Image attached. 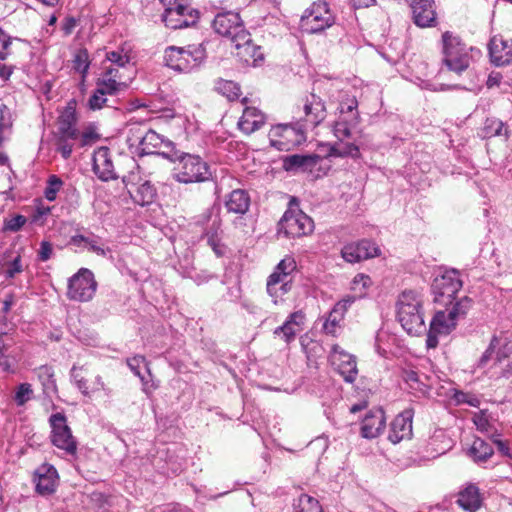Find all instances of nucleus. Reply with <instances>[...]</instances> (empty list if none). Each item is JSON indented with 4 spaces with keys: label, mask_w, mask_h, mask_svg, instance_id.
Here are the masks:
<instances>
[{
    "label": "nucleus",
    "mask_w": 512,
    "mask_h": 512,
    "mask_svg": "<svg viewBox=\"0 0 512 512\" xmlns=\"http://www.w3.org/2000/svg\"><path fill=\"white\" fill-rule=\"evenodd\" d=\"M162 158L170 162H179L173 173V178L179 183H202L212 177L210 166L199 155L182 151H170L162 154Z\"/></svg>",
    "instance_id": "1"
},
{
    "label": "nucleus",
    "mask_w": 512,
    "mask_h": 512,
    "mask_svg": "<svg viewBox=\"0 0 512 512\" xmlns=\"http://www.w3.org/2000/svg\"><path fill=\"white\" fill-rule=\"evenodd\" d=\"M206 41L185 47L168 46L164 52V64L179 73H193L200 70L207 59Z\"/></svg>",
    "instance_id": "2"
},
{
    "label": "nucleus",
    "mask_w": 512,
    "mask_h": 512,
    "mask_svg": "<svg viewBox=\"0 0 512 512\" xmlns=\"http://www.w3.org/2000/svg\"><path fill=\"white\" fill-rule=\"evenodd\" d=\"M442 65L448 71L454 72L457 76L461 77L465 73L462 82L459 83H440L431 85L432 91H450V90H465L469 92L478 93L482 86L478 73L474 69H470V56L463 54L461 56L451 55L442 58Z\"/></svg>",
    "instance_id": "3"
},
{
    "label": "nucleus",
    "mask_w": 512,
    "mask_h": 512,
    "mask_svg": "<svg viewBox=\"0 0 512 512\" xmlns=\"http://www.w3.org/2000/svg\"><path fill=\"white\" fill-rule=\"evenodd\" d=\"M397 320L408 335L420 336L426 331L422 304L412 290L403 291L396 303Z\"/></svg>",
    "instance_id": "4"
},
{
    "label": "nucleus",
    "mask_w": 512,
    "mask_h": 512,
    "mask_svg": "<svg viewBox=\"0 0 512 512\" xmlns=\"http://www.w3.org/2000/svg\"><path fill=\"white\" fill-rule=\"evenodd\" d=\"M298 197L291 196L288 208L277 223V235L284 238H300L314 230V222L310 216L299 208Z\"/></svg>",
    "instance_id": "5"
},
{
    "label": "nucleus",
    "mask_w": 512,
    "mask_h": 512,
    "mask_svg": "<svg viewBox=\"0 0 512 512\" xmlns=\"http://www.w3.org/2000/svg\"><path fill=\"white\" fill-rule=\"evenodd\" d=\"M307 130L304 121L277 123L268 133L269 144L281 152L293 151L307 142Z\"/></svg>",
    "instance_id": "6"
},
{
    "label": "nucleus",
    "mask_w": 512,
    "mask_h": 512,
    "mask_svg": "<svg viewBox=\"0 0 512 512\" xmlns=\"http://www.w3.org/2000/svg\"><path fill=\"white\" fill-rule=\"evenodd\" d=\"M463 287L460 272L456 268H444L436 275L431 283L433 302L445 307L450 306L456 299L458 292Z\"/></svg>",
    "instance_id": "7"
},
{
    "label": "nucleus",
    "mask_w": 512,
    "mask_h": 512,
    "mask_svg": "<svg viewBox=\"0 0 512 512\" xmlns=\"http://www.w3.org/2000/svg\"><path fill=\"white\" fill-rule=\"evenodd\" d=\"M48 423L51 429L49 436L51 444L63 450L67 455L76 456L78 441L68 425L64 410L61 409V411L52 413L48 418Z\"/></svg>",
    "instance_id": "8"
},
{
    "label": "nucleus",
    "mask_w": 512,
    "mask_h": 512,
    "mask_svg": "<svg viewBox=\"0 0 512 512\" xmlns=\"http://www.w3.org/2000/svg\"><path fill=\"white\" fill-rule=\"evenodd\" d=\"M97 287L94 273L82 267L68 279L66 295L72 301L88 302L94 297Z\"/></svg>",
    "instance_id": "9"
},
{
    "label": "nucleus",
    "mask_w": 512,
    "mask_h": 512,
    "mask_svg": "<svg viewBox=\"0 0 512 512\" xmlns=\"http://www.w3.org/2000/svg\"><path fill=\"white\" fill-rule=\"evenodd\" d=\"M200 18V10L191 7V4L165 8L161 15L162 22L172 30L196 27Z\"/></svg>",
    "instance_id": "10"
},
{
    "label": "nucleus",
    "mask_w": 512,
    "mask_h": 512,
    "mask_svg": "<svg viewBox=\"0 0 512 512\" xmlns=\"http://www.w3.org/2000/svg\"><path fill=\"white\" fill-rule=\"evenodd\" d=\"M60 476L53 464L44 462L33 472L32 481L35 493L42 497L54 494L59 485Z\"/></svg>",
    "instance_id": "11"
},
{
    "label": "nucleus",
    "mask_w": 512,
    "mask_h": 512,
    "mask_svg": "<svg viewBox=\"0 0 512 512\" xmlns=\"http://www.w3.org/2000/svg\"><path fill=\"white\" fill-rule=\"evenodd\" d=\"M329 362L336 366L337 371L346 383H353L358 374L356 356L348 353L338 344H333L328 356Z\"/></svg>",
    "instance_id": "12"
},
{
    "label": "nucleus",
    "mask_w": 512,
    "mask_h": 512,
    "mask_svg": "<svg viewBox=\"0 0 512 512\" xmlns=\"http://www.w3.org/2000/svg\"><path fill=\"white\" fill-rule=\"evenodd\" d=\"M457 327L445 310H438L433 315L426 333V348L435 349L439 344V336H447Z\"/></svg>",
    "instance_id": "13"
},
{
    "label": "nucleus",
    "mask_w": 512,
    "mask_h": 512,
    "mask_svg": "<svg viewBox=\"0 0 512 512\" xmlns=\"http://www.w3.org/2000/svg\"><path fill=\"white\" fill-rule=\"evenodd\" d=\"M340 254L346 262L354 264L379 256L380 248L374 241L364 238L345 244Z\"/></svg>",
    "instance_id": "14"
},
{
    "label": "nucleus",
    "mask_w": 512,
    "mask_h": 512,
    "mask_svg": "<svg viewBox=\"0 0 512 512\" xmlns=\"http://www.w3.org/2000/svg\"><path fill=\"white\" fill-rule=\"evenodd\" d=\"M323 157L317 153H295L280 156L282 169L287 173H313V168L322 161Z\"/></svg>",
    "instance_id": "15"
},
{
    "label": "nucleus",
    "mask_w": 512,
    "mask_h": 512,
    "mask_svg": "<svg viewBox=\"0 0 512 512\" xmlns=\"http://www.w3.org/2000/svg\"><path fill=\"white\" fill-rule=\"evenodd\" d=\"M413 23L420 28L435 27L438 23L434 0H412Z\"/></svg>",
    "instance_id": "16"
},
{
    "label": "nucleus",
    "mask_w": 512,
    "mask_h": 512,
    "mask_svg": "<svg viewBox=\"0 0 512 512\" xmlns=\"http://www.w3.org/2000/svg\"><path fill=\"white\" fill-rule=\"evenodd\" d=\"M303 111L305 117L298 119V121H304V125L307 128L308 125H310L311 128L319 126L327 116L325 102L315 93L306 96Z\"/></svg>",
    "instance_id": "17"
},
{
    "label": "nucleus",
    "mask_w": 512,
    "mask_h": 512,
    "mask_svg": "<svg viewBox=\"0 0 512 512\" xmlns=\"http://www.w3.org/2000/svg\"><path fill=\"white\" fill-rule=\"evenodd\" d=\"M386 425L385 412L382 407H374L366 412L360 425V435L365 439L378 437Z\"/></svg>",
    "instance_id": "18"
},
{
    "label": "nucleus",
    "mask_w": 512,
    "mask_h": 512,
    "mask_svg": "<svg viewBox=\"0 0 512 512\" xmlns=\"http://www.w3.org/2000/svg\"><path fill=\"white\" fill-rule=\"evenodd\" d=\"M413 416L412 409H405L393 419L388 433V440L391 443L398 444L404 439H411Z\"/></svg>",
    "instance_id": "19"
},
{
    "label": "nucleus",
    "mask_w": 512,
    "mask_h": 512,
    "mask_svg": "<svg viewBox=\"0 0 512 512\" xmlns=\"http://www.w3.org/2000/svg\"><path fill=\"white\" fill-rule=\"evenodd\" d=\"M490 62L495 67H503L512 63V40L493 36L487 45Z\"/></svg>",
    "instance_id": "20"
},
{
    "label": "nucleus",
    "mask_w": 512,
    "mask_h": 512,
    "mask_svg": "<svg viewBox=\"0 0 512 512\" xmlns=\"http://www.w3.org/2000/svg\"><path fill=\"white\" fill-rule=\"evenodd\" d=\"M92 170L103 182L118 179L114 171L110 150L106 146L99 147L92 157Z\"/></svg>",
    "instance_id": "21"
},
{
    "label": "nucleus",
    "mask_w": 512,
    "mask_h": 512,
    "mask_svg": "<svg viewBox=\"0 0 512 512\" xmlns=\"http://www.w3.org/2000/svg\"><path fill=\"white\" fill-rule=\"evenodd\" d=\"M483 495L475 483H467L458 492L456 503L466 512H476L483 506Z\"/></svg>",
    "instance_id": "22"
},
{
    "label": "nucleus",
    "mask_w": 512,
    "mask_h": 512,
    "mask_svg": "<svg viewBox=\"0 0 512 512\" xmlns=\"http://www.w3.org/2000/svg\"><path fill=\"white\" fill-rule=\"evenodd\" d=\"M296 270L297 264L292 256H286L285 258L281 259L275 266L273 272L267 278V292H273L275 295V285H279L280 282H282L285 279H288V277Z\"/></svg>",
    "instance_id": "23"
},
{
    "label": "nucleus",
    "mask_w": 512,
    "mask_h": 512,
    "mask_svg": "<svg viewBox=\"0 0 512 512\" xmlns=\"http://www.w3.org/2000/svg\"><path fill=\"white\" fill-rule=\"evenodd\" d=\"M240 14L233 11L218 13L212 21L214 31L224 37H229L242 24Z\"/></svg>",
    "instance_id": "24"
},
{
    "label": "nucleus",
    "mask_w": 512,
    "mask_h": 512,
    "mask_svg": "<svg viewBox=\"0 0 512 512\" xmlns=\"http://www.w3.org/2000/svg\"><path fill=\"white\" fill-rule=\"evenodd\" d=\"M265 123L264 114L255 107H246L243 116L238 120V128L250 135L259 130Z\"/></svg>",
    "instance_id": "25"
},
{
    "label": "nucleus",
    "mask_w": 512,
    "mask_h": 512,
    "mask_svg": "<svg viewBox=\"0 0 512 512\" xmlns=\"http://www.w3.org/2000/svg\"><path fill=\"white\" fill-rule=\"evenodd\" d=\"M128 193L133 202L142 207L153 204L158 197L157 188L147 179L141 182L136 189H128Z\"/></svg>",
    "instance_id": "26"
},
{
    "label": "nucleus",
    "mask_w": 512,
    "mask_h": 512,
    "mask_svg": "<svg viewBox=\"0 0 512 512\" xmlns=\"http://www.w3.org/2000/svg\"><path fill=\"white\" fill-rule=\"evenodd\" d=\"M167 138L158 134L153 129H149L146 134L140 138L138 145L133 147L129 145L130 151L139 158L149 155H155L154 150H145L143 145L151 146L153 149L158 148L165 142Z\"/></svg>",
    "instance_id": "27"
},
{
    "label": "nucleus",
    "mask_w": 512,
    "mask_h": 512,
    "mask_svg": "<svg viewBox=\"0 0 512 512\" xmlns=\"http://www.w3.org/2000/svg\"><path fill=\"white\" fill-rule=\"evenodd\" d=\"M335 24V16H301L300 25L307 34H320Z\"/></svg>",
    "instance_id": "28"
},
{
    "label": "nucleus",
    "mask_w": 512,
    "mask_h": 512,
    "mask_svg": "<svg viewBox=\"0 0 512 512\" xmlns=\"http://www.w3.org/2000/svg\"><path fill=\"white\" fill-rule=\"evenodd\" d=\"M251 198L244 189H235L228 194L225 200V207L228 212L235 214H245L250 207Z\"/></svg>",
    "instance_id": "29"
},
{
    "label": "nucleus",
    "mask_w": 512,
    "mask_h": 512,
    "mask_svg": "<svg viewBox=\"0 0 512 512\" xmlns=\"http://www.w3.org/2000/svg\"><path fill=\"white\" fill-rule=\"evenodd\" d=\"M494 454L493 447L480 437H475L467 450V456L478 465L486 463Z\"/></svg>",
    "instance_id": "30"
},
{
    "label": "nucleus",
    "mask_w": 512,
    "mask_h": 512,
    "mask_svg": "<svg viewBox=\"0 0 512 512\" xmlns=\"http://www.w3.org/2000/svg\"><path fill=\"white\" fill-rule=\"evenodd\" d=\"M506 361L501 369L500 377L505 379L512 378V334L504 332L502 345L498 353V363Z\"/></svg>",
    "instance_id": "31"
},
{
    "label": "nucleus",
    "mask_w": 512,
    "mask_h": 512,
    "mask_svg": "<svg viewBox=\"0 0 512 512\" xmlns=\"http://www.w3.org/2000/svg\"><path fill=\"white\" fill-rule=\"evenodd\" d=\"M442 54L443 57H449L451 55L461 56L463 54H468L466 50V45L463 43L459 36L453 35L450 31H445L442 33Z\"/></svg>",
    "instance_id": "32"
},
{
    "label": "nucleus",
    "mask_w": 512,
    "mask_h": 512,
    "mask_svg": "<svg viewBox=\"0 0 512 512\" xmlns=\"http://www.w3.org/2000/svg\"><path fill=\"white\" fill-rule=\"evenodd\" d=\"M126 301L127 297L124 294L115 290H108L102 300V316L120 313L126 305Z\"/></svg>",
    "instance_id": "33"
},
{
    "label": "nucleus",
    "mask_w": 512,
    "mask_h": 512,
    "mask_svg": "<svg viewBox=\"0 0 512 512\" xmlns=\"http://www.w3.org/2000/svg\"><path fill=\"white\" fill-rule=\"evenodd\" d=\"M38 379L42 385L43 394L45 397H50L51 393L58 394L54 369L49 365H41L36 368Z\"/></svg>",
    "instance_id": "34"
},
{
    "label": "nucleus",
    "mask_w": 512,
    "mask_h": 512,
    "mask_svg": "<svg viewBox=\"0 0 512 512\" xmlns=\"http://www.w3.org/2000/svg\"><path fill=\"white\" fill-rule=\"evenodd\" d=\"M96 88L99 94L104 96H119L121 92L128 89V84L125 82L117 81L115 78H97Z\"/></svg>",
    "instance_id": "35"
},
{
    "label": "nucleus",
    "mask_w": 512,
    "mask_h": 512,
    "mask_svg": "<svg viewBox=\"0 0 512 512\" xmlns=\"http://www.w3.org/2000/svg\"><path fill=\"white\" fill-rule=\"evenodd\" d=\"M509 134L510 131L505 127V123L494 117L486 118L484 125L481 128V132L479 133L482 138L504 135L506 139L509 138Z\"/></svg>",
    "instance_id": "36"
},
{
    "label": "nucleus",
    "mask_w": 512,
    "mask_h": 512,
    "mask_svg": "<svg viewBox=\"0 0 512 512\" xmlns=\"http://www.w3.org/2000/svg\"><path fill=\"white\" fill-rule=\"evenodd\" d=\"M72 62L73 70L81 75L83 83L86 82V78L89 74L91 66V60L87 48L80 47L79 49H77L74 54Z\"/></svg>",
    "instance_id": "37"
},
{
    "label": "nucleus",
    "mask_w": 512,
    "mask_h": 512,
    "mask_svg": "<svg viewBox=\"0 0 512 512\" xmlns=\"http://www.w3.org/2000/svg\"><path fill=\"white\" fill-rule=\"evenodd\" d=\"M503 335L504 332H501L500 334H494L491 337L488 347L478 360L477 366L479 368L485 367L493 356H495V363H498V353L502 345Z\"/></svg>",
    "instance_id": "38"
},
{
    "label": "nucleus",
    "mask_w": 512,
    "mask_h": 512,
    "mask_svg": "<svg viewBox=\"0 0 512 512\" xmlns=\"http://www.w3.org/2000/svg\"><path fill=\"white\" fill-rule=\"evenodd\" d=\"M215 90L219 94L227 97L230 101L237 100L241 95V87L237 82L222 78L217 79Z\"/></svg>",
    "instance_id": "39"
},
{
    "label": "nucleus",
    "mask_w": 512,
    "mask_h": 512,
    "mask_svg": "<svg viewBox=\"0 0 512 512\" xmlns=\"http://www.w3.org/2000/svg\"><path fill=\"white\" fill-rule=\"evenodd\" d=\"M236 56L245 63L253 61V65L257 66L259 62L264 60V53L262 47L253 43V41L247 46L243 47L236 53Z\"/></svg>",
    "instance_id": "40"
},
{
    "label": "nucleus",
    "mask_w": 512,
    "mask_h": 512,
    "mask_svg": "<svg viewBox=\"0 0 512 512\" xmlns=\"http://www.w3.org/2000/svg\"><path fill=\"white\" fill-rule=\"evenodd\" d=\"M473 299L469 296H464L452 302V308L449 310V317L458 324V320L464 318L468 311L473 306Z\"/></svg>",
    "instance_id": "41"
},
{
    "label": "nucleus",
    "mask_w": 512,
    "mask_h": 512,
    "mask_svg": "<svg viewBox=\"0 0 512 512\" xmlns=\"http://www.w3.org/2000/svg\"><path fill=\"white\" fill-rule=\"evenodd\" d=\"M79 114L77 112V101L70 99L66 106L60 111L58 125L78 124Z\"/></svg>",
    "instance_id": "42"
},
{
    "label": "nucleus",
    "mask_w": 512,
    "mask_h": 512,
    "mask_svg": "<svg viewBox=\"0 0 512 512\" xmlns=\"http://www.w3.org/2000/svg\"><path fill=\"white\" fill-rule=\"evenodd\" d=\"M293 509L294 512H323L319 501L304 493L299 496L298 503L293 505Z\"/></svg>",
    "instance_id": "43"
},
{
    "label": "nucleus",
    "mask_w": 512,
    "mask_h": 512,
    "mask_svg": "<svg viewBox=\"0 0 512 512\" xmlns=\"http://www.w3.org/2000/svg\"><path fill=\"white\" fill-rule=\"evenodd\" d=\"M373 284L371 277L364 273H358L351 281V290L358 293L355 294L359 299L367 297V289Z\"/></svg>",
    "instance_id": "44"
},
{
    "label": "nucleus",
    "mask_w": 512,
    "mask_h": 512,
    "mask_svg": "<svg viewBox=\"0 0 512 512\" xmlns=\"http://www.w3.org/2000/svg\"><path fill=\"white\" fill-rule=\"evenodd\" d=\"M120 102V98H116L113 100V104H108V98L106 96H104V94H99L97 92V88H95L88 101H87V108L90 110V111H98V110H101L103 107L107 106V107H112V108H116V105Z\"/></svg>",
    "instance_id": "45"
},
{
    "label": "nucleus",
    "mask_w": 512,
    "mask_h": 512,
    "mask_svg": "<svg viewBox=\"0 0 512 512\" xmlns=\"http://www.w3.org/2000/svg\"><path fill=\"white\" fill-rule=\"evenodd\" d=\"M64 181L56 174H51L46 180L44 197L47 201L53 202L57 199L58 192L63 188Z\"/></svg>",
    "instance_id": "46"
},
{
    "label": "nucleus",
    "mask_w": 512,
    "mask_h": 512,
    "mask_svg": "<svg viewBox=\"0 0 512 512\" xmlns=\"http://www.w3.org/2000/svg\"><path fill=\"white\" fill-rule=\"evenodd\" d=\"M27 223V217L22 214H13L10 218H4L1 231L6 233L20 232Z\"/></svg>",
    "instance_id": "47"
},
{
    "label": "nucleus",
    "mask_w": 512,
    "mask_h": 512,
    "mask_svg": "<svg viewBox=\"0 0 512 512\" xmlns=\"http://www.w3.org/2000/svg\"><path fill=\"white\" fill-rule=\"evenodd\" d=\"M228 38L234 44L237 52L252 42L251 34L246 30L243 22Z\"/></svg>",
    "instance_id": "48"
},
{
    "label": "nucleus",
    "mask_w": 512,
    "mask_h": 512,
    "mask_svg": "<svg viewBox=\"0 0 512 512\" xmlns=\"http://www.w3.org/2000/svg\"><path fill=\"white\" fill-rule=\"evenodd\" d=\"M80 136V147L92 146L101 140L96 122H89Z\"/></svg>",
    "instance_id": "49"
},
{
    "label": "nucleus",
    "mask_w": 512,
    "mask_h": 512,
    "mask_svg": "<svg viewBox=\"0 0 512 512\" xmlns=\"http://www.w3.org/2000/svg\"><path fill=\"white\" fill-rule=\"evenodd\" d=\"M142 375L143 380H140L142 385L141 390L147 397H150L153 392L160 387V380L156 379L152 374L150 366L145 367Z\"/></svg>",
    "instance_id": "50"
},
{
    "label": "nucleus",
    "mask_w": 512,
    "mask_h": 512,
    "mask_svg": "<svg viewBox=\"0 0 512 512\" xmlns=\"http://www.w3.org/2000/svg\"><path fill=\"white\" fill-rule=\"evenodd\" d=\"M32 397L33 389L30 383L23 382L16 386L13 399L17 406H24Z\"/></svg>",
    "instance_id": "51"
},
{
    "label": "nucleus",
    "mask_w": 512,
    "mask_h": 512,
    "mask_svg": "<svg viewBox=\"0 0 512 512\" xmlns=\"http://www.w3.org/2000/svg\"><path fill=\"white\" fill-rule=\"evenodd\" d=\"M126 363L131 372L138 377L139 380H143L142 373L145 367L150 366V362L147 361L143 355H134L133 357L127 358Z\"/></svg>",
    "instance_id": "52"
},
{
    "label": "nucleus",
    "mask_w": 512,
    "mask_h": 512,
    "mask_svg": "<svg viewBox=\"0 0 512 512\" xmlns=\"http://www.w3.org/2000/svg\"><path fill=\"white\" fill-rule=\"evenodd\" d=\"M452 399L456 405L466 404L470 407L478 408L481 404L478 396L472 393L464 392L459 389H454Z\"/></svg>",
    "instance_id": "53"
},
{
    "label": "nucleus",
    "mask_w": 512,
    "mask_h": 512,
    "mask_svg": "<svg viewBox=\"0 0 512 512\" xmlns=\"http://www.w3.org/2000/svg\"><path fill=\"white\" fill-rule=\"evenodd\" d=\"M358 100L355 96H351L349 94H343L339 101V105L336 109V112L339 115H344L347 113H352L358 110Z\"/></svg>",
    "instance_id": "54"
},
{
    "label": "nucleus",
    "mask_w": 512,
    "mask_h": 512,
    "mask_svg": "<svg viewBox=\"0 0 512 512\" xmlns=\"http://www.w3.org/2000/svg\"><path fill=\"white\" fill-rule=\"evenodd\" d=\"M157 429L164 432L173 428L177 422V416L174 413L162 414L154 412Z\"/></svg>",
    "instance_id": "55"
},
{
    "label": "nucleus",
    "mask_w": 512,
    "mask_h": 512,
    "mask_svg": "<svg viewBox=\"0 0 512 512\" xmlns=\"http://www.w3.org/2000/svg\"><path fill=\"white\" fill-rule=\"evenodd\" d=\"M331 14L330 6L325 0H318L312 3V5L304 11L302 16H329Z\"/></svg>",
    "instance_id": "56"
},
{
    "label": "nucleus",
    "mask_w": 512,
    "mask_h": 512,
    "mask_svg": "<svg viewBox=\"0 0 512 512\" xmlns=\"http://www.w3.org/2000/svg\"><path fill=\"white\" fill-rule=\"evenodd\" d=\"M58 133L57 138L62 142L76 140L80 135L77 124L58 125Z\"/></svg>",
    "instance_id": "57"
},
{
    "label": "nucleus",
    "mask_w": 512,
    "mask_h": 512,
    "mask_svg": "<svg viewBox=\"0 0 512 512\" xmlns=\"http://www.w3.org/2000/svg\"><path fill=\"white\" fill-rule=\"evenodd\" d=\"M354 128V126L340 124V120L338 119L331 124V130L340 143L343 142L344 138H350L352 136V129Z\"/></svg>",
    "instance_id": "58"
},
{
    "label": "nucleus",
    "mask_w": 512,
    "mask_h": 512,
    "mask_svg": "<svg viewBox=\"0 0 512 512\" xmlns=\"http://www.w3.org/2000/svg\"><path fill=\"white\" fill-rule=\"evenodd\" d=\"M292 285H293L292 279H285L282 282H280L279 285H275V287H274V291L276 292L275 295L273 292H267V293L269 294L270 297L273 298V303L278 304V302H279L278 299L283 301L282 296L291 291Z\"/></svg>",
    "instance_id": "59"
},
{
    "label": "nucleus",
    "mask_w": 512,
    "mask_h": 512,
    "mask_svg": "<svg viewBox=\"0 0 512 512\" xmlns=\"http://www.w3.org/2000/svg\"><path fill=\"white\" fill-rule=\"evenodd\" d=\"M37 202L34 212L30 217V221L32 224H37L41 222V224H44L43 218H45L47 215L51 213V207L43 205L42 201L40 199L35 200Z\"/></svg>",
    "instance_id": "60"
},
{
    "label": "nucleus",
    "mask_w": 512,
    "mask_h": 512,
    "mask_svg": "<svg viewBox=\"0 0 512 512\" xmlns=\"http://www.w3.org/2000/svg\"><path fill=\"white\" fill-rule=\"evenodd\" d=\"M487 410H481L479 413L475 414L472 421L476 426V429L481 433H489L492 428L487 415Z\"/></svg>",
    "instance_id": "61"
},
{
    "label": "nucleus",
    "mask_w": 512,
    "mask_h": 512,
    "mask_svg": "<svg viewBox=\"0 0 512 512\" xmlns=\"http://www.w3.org/2000/svg\"><path fill=\"white\" fill-rule=\"evenodd\" d=\"M357 300H359V298L356 295H346L334 304V313H339L345 316L348 309Z\"/></svg>",
    "instance_id": "62"
},
{
    "label": "nucleus",
    "mask_w": 512,
    "mask_h": 512,
    "mask_svg": "<svg viewBox=\"0 0 512 512\" xmlns=\"http://www.w3.org/2000/svg\"><path fill=\"white\" fill-rule=\"evenodd\" d=\"M105 57L106 60L120 68L126 67V65L131 61V55L120 54L115 50L106 52Z\"/></svg>",
    "instance_id": "63"
},
{
    "label": "nucleus",
    "mask_w": 512,
    "mask_h": 512,
    "mask_svg": "<svg viewBox=\"0 0 512 512\" xmlns=\"http://www.w3.org/2000/svg\"><path fill=\"white\" fill-rule=\"evenodd\" d=\"M62 192L65 195V200L69 206L73 208L79 206L80 194L74 185H67L63 188Z\"/></svg>",
    "instance_id": "64"
}]
</instances>
